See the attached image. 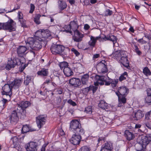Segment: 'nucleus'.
<instances>
[{"label": "nucleus", "instance_id": "f257e3e1", "mask_svg": "<svg viewBox=\"0 0 151 151\" xmlns=\"http://www.w3.org/2000/svg\"><path fill=\"white\" fill-rule=\"evenodd\" d=\"M69 130L73 133L85 132V130L81 127L80 119L73 120L70 122Z\"/></svg>", "mask_w": 151, "mask_h": 151}, {"label": "nucleus", "instance_id": "f03ea898", "mask_svg": "<svg viewBox=\"0 0 151 151\" xmlns=\"http://www.w3.org/2000/svg\"><path fill=\"white\" fill-rule=\"evenodd\" d=\"M46 42L43 39L40 38L39 39L34 40L32 39V40L29 42H26V45H28L32 49L38 50L41 49L42 47V45H46Z\"/></svg>", "mask_w": 151, "mask_h": 151}, {"label": "nucleus", "instance_id": "7ed1b4c3", "mask_svg": "<svg viewBox=\"0 0 151 151\" xmlns=\"http://www.w3.org/2000/svg\"><path fill=\"white\" fill-rule=\"evenodd\" d=\"M73 133V134L69 140L70 143L74 145H77L80 144L82 139L81 135L85 133V132H83L82 133Z\"/></svg>", "mask_w": 151, "mask_h": 151}, {"label": "nucleus", "instance_id": "20e7f679", "mask_svg": "<svg viewBox=\"0 0 151 151\" xmlns=\"http://www.w3.org/2000/svg\"><path fill=\"white\" fill-rule=\"evenodd\" d=\"M16 22L11 18L6 22L3 23L2 25L3 29L8 30L9 32L14 31L16 30V28L13 26L14 24H15Z\"/></svg>", "mask_w": 151, "mask_h": 151}, {"label": "nucleus", "instance_id": "39448f33", "mask_svg": "<svg viewBox=\"0 0 151 151\" xmlns=\"http://www.w3.org/2000/svg\"><path fill=\"white\" fill-rule=\"evenodd\" d=\"M109 81H107L106 80V78L104 76H100L98 75H96L95 76V79L96 81V83L100 85H103L105 83L106 86H109L110 85L111 83V78H109Z\"/></svg>", "mask_w": 151, "mask_h": 151}, {"label": "nucleus", "instance_id": "423d86ee", "mask_svg": "<svg viewBox=\"0 0 151 151\" xmlns=\"http://www.w3.org/2000/svg\"><path fill=\"white\" fill-rule=\"evenodd\" d=\"M12 88L13 87L10 82H8L7 83L5 84L2 88L3 91L1 92L2 95L8 96L10 98L12 95Z\"/></svg>", "mask_w": 151, "mask_h": 151}, {"label": "nucleus", "instance_id": "0eeeda50", "mask_svg": "<svg viewBox=\"0 0 151 151\" xmlns=\"http://www.w3.org/2000/svg\"><path fill=\"white\" fill-rule=\"evenodd\" d=\"M19 111V110L17 111L15 109L12 111L10 113L9 119L10 122L12 125H16L19 121V119L18 116Z\"/></svg>", "mask_w": 151, "mask_h": 151}, {"label": "nucleus", "instance_id": "6e6552de", "mask_svg": "<svg viewBox=\"0 0 151 151\" xmlns=\"http://www.w3.org/2000/svg\"><path fill=\"white\" fill-rule=\"evenodd\" d=\"M47 117L46 115H40L36 117V122L38 127L41 128L46 122Z\"/></svg>", "mask_w": 151, "mask_h": 151}, {"label": "nucleus", "instance_id": "1a4fd4ad", "mask_svg": "<svg viewBox=\"0 0 151 151\" xmlns=\"http://www.w3.org/2000/svg\"><path fill=\"white\" fill-rule=\"evenodd\" d=\"M64 48V46L63 45L53 43L50 48V50L53 54L56 55L62 52Z\"/></svg>", "mask_w": 151, "mask_h": 151}, {"label": "nucleus", "instance_id": "9d476101", "mask_svg": "<svg viewBox=\"0 0 151 151\" xmlns=\"http://www.w3.org/2000/svg\"><path fill=\"white\" fill-rule=\"evenodd\" d=\"M18 62L21 63L20 59L18 58H14L12 60L11 59L10 60H8L5 68L8 70H10L12 68H14L16 65H18Z\"/></svg>", "mask_w": 151, "mask_h": 151}, {"label": "nucleus", "instance_id": "9b49d317", "mask_svg": "<svg viewBox=\"0 0 151 151\" xmlns=\"http://www.w3.org/2000/svg\"><path fill=\"white\" fill-rule=\"evenodd\" d=\"M27 151H37L38 148V143L35 142H30L24 145Z\"/></svg>", "mask_w": 151, "mask_h": 151}, {"label": "nucleus", "instance_id": "f8f14e48", "mask_svg": "<svg viewBox=\"0 0 151 151\" xmlns=\"http://www.w3.org/2000/svg\"><path fill=\"white\" fill-rule=\"evenodd\" d=\"M69 83L70 86L73 87L75 89L81 87V81L80 79L77 78H72L69 80Z\"/></svg>", "mask_w": 151, "mask_h": 151}, {"label": "nucleus", "instance_id": "ddd939ff", "mask_svg": "<svg viewBox=\"0 0 151 151\" xmlns=\"http://www.w3.org/2000/svg\"><path fill=\"white\" fill-rule=\"evenodd\" d=\"M97 69L102 73L107 72L108 68L106 62L105 60H102L96 66Z\"/></svg>", "mask_w": 151, "mask_h": 151}, {"label": "nucleus", "instance_id": "4468645a", "mask_svg": "<svg viewBox=\"0 0 151 151\" xmlns=\"http://www.w3.org/2000/svg\"><path fill=\"white\" fill-rule=\"evenodd\" d=\"M140 141L146 147L148 145H151V134H149L142 135Z\"/></svg>", "mask_w": 151, "mask_h": 151}, {"label": "nucleus", "instance_id": "2eb2a0df", "mask_svg": "<svg viewBox=\"0 0 151 151\" xmlns=\"http://www.w3.org/2000/svg\"><path fill=\"white\" fill-rule=\"evenodd\" d=\"M121 63L125 67L128 69H131L129 66V61L128 59V57L125 54V55H123L119 60Z\"/></svg>", "mask_w": 151, "mask_h": 151}, {"label": "nucleus", "instance_id": "dca6fc26", "mask_svg": "<svg viewBox=\"0 0 151 151\" xmlns=\"http://www.w3.org/2000/svg\"><path fill=\"white\" fill-rule=\"evenodd\" d=\"M37 32H39L40 33L42 38L41 39L45 40L46 42H47L46 39L51 35L50 31L48 29H42L41 30V31H37Z\"/></svg>", "mask_w": 151, "mask_h": 151}, {"label": "nucleus", "instance_id": "f3484780", "mask_svg": "<svg viewBox=\"0 0 151 151\" xmlns=\"http://www.w3.org/2000/svg\"><path fill=\"white\" fill-rule=\"evenodd\" d=\"M104 37L101 38L102 41L109 40L112 42L114 45L116 42L117 38L115 36L110 34H109L106 36L104 35Z\"/></svg>", "mask_w": 151, "mask_h": 151}, {"label": "nucleus", "instance_id": "a211bd4d", "mask_svg": "<svg viewBox=\"0 0 151 151\" xmlns=\"http://www.w3.org/2000/svg\"><path fill=\"white\" fill-rule=\"evenodd\" d=\"M29 49L28 45L25 46H19L17 48V53L19 56L22 57L23 55L25 52Z\"/></svg>", "mask_w": 151, "mask_h": 151}, {"label": "nucleus", "instance_id": "6ab92c4d", "mask_svg": "<svg viewBox=\"0 0 151 151\" xmlns=\"http://www.w3.org/2000/svg\"><path fill=\"white\" fill-rule=\"evenodd\" d=\"M144 114L143 111L140 110H138L137 111L134 112L132 115L133 119L138 120L141 119L144 116Z\"/></svg>", "mask_w": 151, "mask_h": 151}, {"label": "nucleus", "instance_id": "aec40b11", "mask_svg": "<svg viewBox=\"0 0 151 151\" xmlns=\"http://www.w3.org/2000/svg\"><path fill=\"white\" fill-rule=\"evenodd\" d=\"M126 52L122 50H118L114 52L113 56L117 60H119L123 55H125Z\"/></svg>", "mask_w": 151, "mask_h": 151}, {"label": "nucleus", "instance_id": "412c9836", "mask_svg": "<svg viewBox=\"0 0 151 151\" xmlns=\"http://www.w3.org/2000/svg\"><path fill=\"white\" fill-rule=\"evenodd\" d=\"M118 88V92L121 96H127L129 92V89L125 86L120 87Z\"/></svg>", "mask_w": 151, "mask_h": 151}, {"label": "nucleus", "instance_id": "4be33fe9", "mask_svg": "<svg viewBox=\"0 0 151 151\" xmlns=\"http://www.w3.org/2000/svg\"><path fill=\"white\" fill-rule=\"evenodd\" d=\"M31 105V103L29 101H22L19 102L18 107H20L21 109H26Z\"/></svg>", "mask_w": 151, "mask_h": 151}, {"label": "nucleus", "instance_id": "5701e85b", "mask_svg": "<svg viewBox=\"0 0 151 151\" xmlns=\"http://www.w3.org/2000/svg\"><path fill=\"white\" fill-rule=\"evenodd\" d=\"M124 136L129 141L134 139L135 137V136L133 132H130L127 130L125 131Z\"/></svg>", "mask_w": 151, "mask_h": 151}, {"label": "nucleus", "instance_id": "b1692460", "mask_svg": "<svg viewBox=\"0 0 151 151\" xmlns=\"http://www.w3.org/2000/svg\"><path fill=\"white\" fill-rule=\"evenodd\" d=\"M35 131V130L33 129H31L29 124H25L23 125L22 129V133L24 134L27 132H32Z\"/></svg>", "mask_w": 151, "mask_h": 151}, {"label": "nucleus", "instance_id": "393cba45", "mask_svg": "<svg viewBox=\"0 0 151 151\" xmlns=\"http://www.w3.org/2000/svg\"><path fill=\"white\" fill-rule=\"evenodd\" d=\"M18 139L19 138L16 136L13 137L12 139L13 142V148H15L18 151H19L21 150H20L19 148L20 146L19 145V142H18Z\"/></svg>", "mask_w": 151, "mask_h": 151}, {"label": "nucleus", "instance_id": "a878e982", "mask_svg": "<svg viewBox=\"0 0 151 151\" xmlns=\"http://www.w3.org/2000/svg\"><path fill=\"white\" fill-rule=\"evenodd\" d=\"M22 81L20 79L15 78L11 83L13 88H18L20 86Z\"/></svg>", "mask_w": 151, "mask_h": 151}, {"label": "nucleus", "instance_id": "bb28decb", "mask_svg": "<svg viewBox=\"0 0 151 151\" xmlns=\"http://www.w3.org/2000/svg\"><path fill=\"white\" fill-rule=\"evenodd\" d=\"M37 74L38 76L42 77L47 76L49 74L48 70V69H45L44 68H41L40 70L37 72Z\"/></svg>", "mask_w": 151, "mask_h": 151}, {"label": "nucleus", "instance_id": "cd10ccee", "mask_svg": "<svg viewBox=\"0 0 151 151\" xmlns=\"http://www.w3.org/2000/svg\"><path fill=\"white\" fill-rule=\"evenodd\" d=\"M63 72L64 75L67 77L70 76L73 74V70L69 66L63 69Z\"/></svg>", "mask_w": 151, "mask_h": 151}, {"label": "nucleus", "instance_id": "c85d7f7f", "mask_svg": "<svg viewBox=\"0 0 151 151\" xmlns=\"http://www.w3.org/2000/svg\"><path fill=\"white\" fill-rule=\"evenodd\" d=\"M68 27H70V29H72L73 31H76L77 29L78 25L77 21H75L74 20L70 22V24H68Z\"/></svg>", "mask_w": 151, "mask_h": 151}, {"label": "nucleus", "instance_id": "c756f323", "mask_svg": "<svg viewBox=\"0 0 151 151\" xmlns=\"http://www.w3.org/2000/svg\"><path fill=\"white\" fill-rule=\"evenodd\" d=\"M136 151H146V146L141 142L140 141L136 145Z\"/></svg>", "mask_w": 151, "mask_h": 151}, {"label": "nucleus", "instance_id": "7c9ffc66", "mask_svg": "<svg viewBox=\"0 0 151 151\" xmlns=\"http://www.w3.org/2000/svg\"><path fill=\"white\" fill-rule=\"evenodd\" d=\"M58 8L60 11H62L66 8L67 5L65 1L59 0L58 1Z\"/></svg>", "mask_w": 151, "mask_h": 151}, {"label": "nucleus", "instance_id": "2f4dec72", "mask_svg": "<svg viewBox=\"0 0 151 151\" xmlns=\"http://www.w3.org/2000/svg\"><path fill=\"white\" fill-rule=\"evenodd\" d=\"M20 107H18L16 110L17 111L19 110L18 113H20L21 114L20 118L22 119H24L27 116V113L26 109H21Z\"/></svg>", "mask_w": 151, "mask_h": 151}, {"label": "nucleus", "instance_id": "473e14b6", "mask_svg": "<svg viewBox=\"0 0 151 151\" xmlns=\"http://www.w3.org/2000/svg\"><path fill=\"white\" fill-rule=\"evenodd\" d=\"M8 101L7 99L3 98V99L0 102V112H1L6 107Z\"/></svg>", "mask_w": 151, "mask_h": 151}, {"label": "nucleus", "instance_id": "72a5a7b5", "mask_svg": "<svg viewBox=\"0 0 151 151\" xmlns=\"http://www.w3.org/2000/svg\"><path fill=\"white\" fill-rule=\"evenodd\" d=\"M98 106L103 109H108V106L105 101L101 100L98 104Z\"/></svg>", "mask_w": 151, "mask_h": 151}, {"label": "nucleus", "instance_id": "f704fd0d", "mask_svg": "<svg viewBox=\"0 0 151 151\" xmlns=\"http://www.w3.org/2000/svg\"><path fill=\"white\" fill-rule=\"evenodd\" d=\"M89 75L88 74H84L82 76L81 80L82 84L84 85H86L88 82Z\"/></svg>", "mask_w": 151, "mask_h": 151}, {"label": "nucleus", "instance_id": "c9c22d12", "mask_svg": "<svg viewBox=\"0 0 151 151\" xmlns=\"http://www.w3.org/2000/svg\"><path fill=\"white\" fill-rule=\"evenodd\" d=\"M113 149L112 145L107 142L105 143L104 144H103L102 145L101 150Z\"/></svg>", "mask_w": 151, "mask_h": 151}, {"label": "nucleus", "instance_id": "e433bc0d", "mask_svg": "<svg viewBox=\"0 0 151 151\" xmlns=\"http://www.w3.org/2000/svg\"><path fill=\"white\" fill-rule=\"evenodd\" d=\"M96 41L95 39V37L91 36V40L88 42V44L91 47H95Z\"/></svg>", "mask_w": 151, "mask_h": 151}, {"label": "nucleus", "instance_id": "4c0bfd02", "mask_svg": "<svg viewBox=\"0 0 151 151\" xmlns=\"http://www.w3.org/2000/svg\"><path fill=\"white\" fill-rule=\"evenodd\" d=\"M59 65L61 70H63L68 66H69L68 63L66 62H63L59 63Z\"/></svg>", "mask_w": 151, "mask_h": 151}, {"label": "nucleus", "instance_id": "58836bf2", "mask_svg": "<svg viewBox=\"0 0 151 151\" xmlns=\"http://www.w3.org/2000/svg\"><path fill=\"white\" fill-rule=\"evenodd\" d=\"M29 63V62L27 63H25L24 64V63L21 62V63H20L21 65L19 68V71L21 72H22L26 67L28 66Z\"/></svg>", "mask_w": 151, "mask_h": 151}, {"label": "nucleus", "instance_id": "ea45409f", "mask_svg": "<svg viewBox=\"0 0 151 151\" xmlns=\"http://www.w3.org/2000/svg\"><path fill=\"white\" fill-rule=\"evenodd\" d=\"M143 73L145 75L147 76L151 75V72L147 67H146L144 68Z\"/></svg>", "mask_w": 151, "mask_h": 151}, {"label": "nucleus", "instance_id": "a19ab883", "mask_svg": "<svg viewBox=\"0 0 151 151\" xmlns=\"http://www.w3.org/2000/svg\"><path fill=\"white\" fill-rule=\"evenodd\" d=\"M41 15L40 14H36L34 18V21L35 23L37 24H40V19Z\"/></svg>", "mask_w": 151, "mask_h": 151}, {"label": "nucleus", "instance_id": "79ce46f5", "mask_svg": "<svg viewBox=\"0 0 151 151\" xmlns=\"http://www.w3.org/2000/svg\"><path fill=\"white\" fill-rule=\"evenodd\" d=\"M128 76L127 72H124L121 75L119 78V80L121 82L122 81L126 79V77Z\"/></svg>", "mask_w": 151, "mask_h": 151}, {"label": "nucleus", "instance_id": "37998d69", "mask_svg": "<svg viewBox=\"0 0 151 151\" xmlns=\"http://www.w3.org/2000/svg\"><path fill=\"white\" fill-rule=\"evenodd\" d=\"M126 96H121L120 97L119 96V102L123 103V104H125L126 102V99L125 98Z\"/></svg>", "mask_w": 151, "mask_h": 151}, {"label": "nucleus", "instance_id": "c03bdc74", "mask_svg": "<svg viewBox=\"0 0 151 151\" xmlns=\"http://www.w3.org/2000/svg\"><path fill=\"white\" fill-rule=\"evenodd\" d=\"M63 51V53L62 54L63 55V57H66L68 55H69V53L70 52V50L68 47L66 48L65 49L64 48Z\"/></svg>", "mask_w": 151, "mask_h": 151}, {"label": "nucleus", "instance_id": "a18cd8bd", "mask_svg": "<svg viewBox=\"0 0 151 151\" xmlns=\"http://www.w3.org/2000/svg\"><path fill=\"white\" fill-rule=\"evenodd\" d=\"M132 42L134 44L136 52L139 55H141L142 54V52L139 50V49L138 46L136 45V43L134 42Z\"/></svg>", "mask_w": 151, "mask_h": 151}, {"label": "nucleus", "instance_id": "49530a36", "mask_svg": "<svg viewBox=\"0 0 151 151\" xmlns=\"http://www.w3.org/2000/svg\"><path fill=\"white\" fill-rule=\"evenodd\" d=\"M90 91V86L88 87H87L83 88L82 90V93L84 95H87L89 91Z\"/></svg>", "mask_w": 151, "mask_h": 151}, {"label": "nucleus", "instance_id": "de8ad7c7", "mask_svg": "<svg viewBox=\"0 0 151 151\" xmlns=\"http://www.w3.org/2000/svg\"><path fill=\"white\" fill-rule=\"evenodd\" d=\"M31 79V76H27L26 77V79L24 81V84L26 86L28 85Z\"/></svg>", "mask_w": 151, "mask_h": 151}, {"label": "nucleus", "instance_id": "09e8293b", "mask_svg": "<svg viewBox=\"0 0 151 151\" xmlns=\"http://www.w3.org/2000/svg\"><path fill=\"white\" fill-rule=\"evenodd\" d=\"M84 111L88 114H91L92 113L91 107V106H88L85 109Z\"/></svg>", "mask_w": 151, "mask_h": 151}, {"label": "nucleus", "instance_id": "8fccbe9b", "mask_svg": "<svg viewBox=\"0 0 151 151\" xmlns=\"http://www.w3.org/2000/svg\"><path fill=\"white\" fill-rule=\"evenodd\" d=\"M20 22L21 27L23 28H27L28 27L26 23V20L25 19H23L19 21Z\"/></svg>", "mask_w": 151, "mask_h": 151}, {"label": "nucleus", "instance_id": "3c124183", "mask_svg": "<svg viewBox=\"0 0 151 151\" xmlns=\"http://www.w3.org/2000/svg\"><path fill=\"white\" fill-rule=\"evenodd\" d=\"M145 102L147 104L151 105V95L147 96L145 99Z\"/></svg>", "mask_w": 151, "mask_h": 151}, {"label": "nucleus", "instance_id": "603ef678", "mask_svg": "<svg viewBox=\"0 0 151 151\" xmlns=\"http://www.w3.org/2000/svg\"><path fill=\"white\" fill-rule=\"evenodd\" d=\"M90 150L91 149L89 147L86 146H84L81 147L78 151H90Z\"/></svg>", "mask_w": 151, "mask_h": 151}, {"label": "nucleus", "instance_id": "864d4df0", "mask_svg": "<svg viewBox=\"0 0 151 151\" xmlns=\"http://www.w3.org/2000/svg\"><path fill=\"white\" fill-rule=\"evenodd\" d=\"M82 37H77V36H73V39L75 42H81L82 40Z\"/></svg>", "mask_w": 151, "mask_h": 151}, {"label": "nucleus", "instance_id": "5fc2aeb1", "mask_svg": "<svg viewBox=\"0 0 151 151\" xmlns=\"http://www.w3.org/2000/svg\"><path fill=\"white\" fill-rule=\"evenodd\" d=\"M113 12L112 11L109 9H107L104 12L105 16H111L112 15Z\"/></svg>", "mask_w": 151, "mask_h": 151}, {"label": "nucleus", "instance_id": "6e6d98bb", "mask_svg": "<svg viewBox=\"0 0 151 151\" xmlns=\"http://www.w3.org/2000/svg\"><path fill=\"white\" fill-rule=\"evenodd\" d=\"M111 85L113 87H116V84L118 82V79H116L114 81L112 79H111Z\"/></svg>", "mask_w": 151, "mask_h": 151}, {"label": "nucleus", "instance_id": "4d7b16f0", "mask_svg": "<svg viewBox=\"0 0 151 151\" xmlns=\"http://www.w3.org/2000/svg\"><path fill=\"white\" fill-rule=\"evenodd\" d=\"M74 33V35H77L79 37H83V35L82 34L78 29H77L76 31H73Z\"/></svg>", "mask_w": 151, "mask_h": 151}, {"label": "nucleus", "instance_id": "13d9d810", "mask_svg": "<svg viewBox=\"0 0 151 151\" xmlns=\"http://www.w3.org/2000/svg\"><path fill=\"white\" fill-rule=\"evenodd\" d=\"M68 26V25H65L64 26V28L65 29V31H66L67 32H69L70 34H71L72 33V32L71 30L70 27L69 28Z\"/></svg>", "mask_w": 151, "mask_h": 151}, {"label": "nucleus", "instance_id": "bf43d9fd", "mask_svg": "<svg viewBox=\"0 0 151 151\" xmlns=\"http://www.w3.org/2000/svg\"><path fill=\"white\" fill-rule=\"evenodd\" d=\"M90 91H92L93 93L96 92L98 89L97 87L91 85L90 86Z\"/></svg>", "mask_w": 151, "mask_h": 151}, {"label": "nucleus", "instance_id": "052dcab7", "mask_svg": "<svg viewBox=\"0 0 151 151\" xmlns=\"http://www.w3.org/2000/svg\"><path fill=\"white\" fill-rule=\"evenodd\" d=\"M19 21L24 19H23V14L20 12H19L18 13Z\"/></svg>", "mask_w": 151, "mask_h": 151}, {"label": "nucleus", "instance_id": "680f3d73", "mask_svg": "<svg viewBox=\"0 0 151 151\" xmlns=\"http://www.w3.org/2000/svg\"><path fill=\"white\" fill-rule=\"evenodd\" d=\"M68 103L72 106H74L77 105L76 103L73 101L71 99H69L67 101Z\"/></svg>", "mask_w": 151, "mask_h": 151}, {"label": "nucleus", "instance_id": "e2e57ef3", "mask_svg": "<svg viewBox=\"0 0 151 151\" xmlns=\"http://www.w3.org/2000/svg\"><path fill=\"white\" fill-rule=\"evenodd\" d=\"M35 9V6L32 4H30V9L29 11V13L32 14Z\"/></svg>", "mask_w": 151, "mask_h": 151}, {"label": "nucleus", "instance_id": "0e129e2a", "mask_svg": "<svg viewBox=\"0 0 151 151\" xmlns=\"http://www.w3.org/2000/svg\"><path fill=\"white\" fill-rule=\"evenodd\" d=\"M71 51L73 52L77 56H78L80 54V53L78 52L77 50L73 48L71 49Z\"/></svg>", "mask_w": 151, "mask_h": 151}, {"label": "nucleus", "instance_id": "69168bd1", "mask_svg": "<svg viewBox=\"0 0 151 151\" xmlns=\"http://www.w3.org/2000/svg\"><path fill=\"white\" fill-rule=\"evenodd\" d=\"M49 144V142H47L46 143H45L42 146V148L41 149V151H45V147L48 145Z\"/></svg>", "mask_w": 151, "mask_h": 151}, {"label": "nucleus", "instance_id": "338daca9", "mask_svg": "<svg viewBox=\"0 0 151 151\" xmlns=\"http://www.w3.org/2000/svg\"><path fill=\"white\" fill-rule=\"evenodd\" d=\"M137 41L140 43H141L142 44H146L147 42L145 40H144L143 38H141L137 40Z\"/></svg>", "mask_w": 151, "mask_h": 151}, {"label": "nucleus", "instance_id": "774afa93", "mask_svg": "<svg viewBox=\"0 0 151 151\" xmlns=\"http://www.w3.org/2000/svg\"><path fill=\"white\" fill-rule=\"evenodd\" d=\"M147 93V96L151 95V88H148L146 90Z\"/></svg>", "mask_w": 151, "mask_h": 151}]
</instances>
